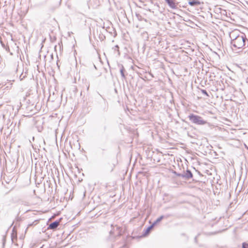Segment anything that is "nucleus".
<instances>
[{
	"mask_svg": "<svg viewBox=\"0 0 248 248\" xmlns=\"http://www.w3.org/2000/svg\"><path fill=\"white\" fill-rule=\"evenodd\" d=\"M146 34V35H148L147 32H146L145 33H143V34Z\"/></svg>",
	"mask_w": 248,
	"mask_h": 248,
	"instance_id": "2eb2a0df",
	"label": "nucleus"
},
{
	"mask_svg": "<svg viewBox=\"0 0 248 248\" xmlns=\"http://www.w3.org/2000/svg\"><path fill=\"white\" fill-rule=\"evenodd\" d=\"M177 176H179V177H181V175H182V173H177L176 171H174V172Z\"/></svg>",
	"mask_w": 248,
	"mask_h": 248,
	"instance_id": "ddd939ff",
	"label": "nucleus"
},
{
	"mask_svg": "<svg viewBox=\"0 0 248 248\" xmlns=\"http://www.w3.org/2000/svg\"><path fill=\"white\" fill-rule=\"evenodd\" d=\"M124 68L123 66H122V68L120 70V73H121L122 77L124 78H125V76L124 74Z\"/></svg>",
	"mask_w": 248,
	"mask_h": 248,
	"instance_id": "1a4fd4ad",
	"label": "nucleus"
},
{
	"mask_svg": "<svg viewBox=\"0 0 248 248\" xmlns=\"http://www.w3.org/2000/svg\"><path fill=\"white\" fill-rule=\"evenodd\" d=\"M113 233V232L112 230H111V231H110V234H112Z\"/></svg>",
	"mask_w": 248,
	"mask_h": 248,
	"instance_id": "4468645a",
	"label": "nucleus"
},
{
	"mask_svg": "<svg viewBox=\"0 0 248 248\" xmlns=\"http://www.w3.org/2000/svg\"><path fill=\"white\" fill-rule=\"evenodd\" d=\"M119 48V47L118 45L115 46V47H114V50H116L118 52V55H120V53Z\"/></svg>",
	"mask_w": 248,
	"mask_h": 248,
	"instance_id": "9d476101",
	"label": "nucleus"
},
{
	"mask_svg": "<svg viewBox=\"0 0 248 248\" xmlns=\"http://www.w3.org/2000/svg\"><path fill=\"white\" fill-rule=\"evenodd\" d=\"M164 218V216H160L159 217H158L155 222L154 223H153L154 224V225L156 224H157V223L159 222L160 221H161V220Z\"/></svg>",
	"mask_w": 248,
	"mask_h": 248,
	"instance_id": "6e6552de",
	"label": "nucleus"
},
{
	"mask_svg": "<svg viewBox=\"0 0 248 248\" xmlns=\"http://www.w3.org/2000/svg\"><path fill=\"white\" fill-rule=\"evenodd\" d=\"M202 92L203 94L206 95L207 96H209L207 92L204 90H202Z\"/></svg>",
	"mask_w": 248,
	"mask_h": 248,
	"instance_id": "f8f14e48",
	"label": "nucleus"
},
{
	"mask_svg": "<svg viewBox=\"0 0 248 248\" xmlns=\"http://www.w3.org/2000/svg\"><path fill=\"white\" fill-rule=\"evenodd\" d=\"M165 1L170 8L172 9L176 8L177 5L174 2L175 0H165Z\"/></svg>",
	"mask_w": 248,
	"mask_h": 248,
	"instance_id": "39448f33",
	"label": "nucleus"
},
{
	"mask_svg": "<svg viewBox=\"0 0 248 248\" xmlns=\"http://www.w3.org/2000/svg\"><path fill=\"white\" fill-rule=\"evenodd\" d=\"M89 85H88V87H87V90H89Z\"/></svg>",
	"mask_w": 248,
	"mask_h": 248,
	"instance_id": "dca6fc26",
	"label": "nucleus"
},
{
	"mask_svg": "<svg viewBox=\"0 0 248 248\" xmlns=\"http://www.w3.org/2000/svg\"><path fill=\"white\" fill-rule=\"evenodd\" d=\"M188 4L192 6L199 5L201 2L198 0H189Z\"/></svg>",
	"mask_w": 248,
	"mask_h": 248,
	"instance_id": "423d86ee",
	"label": "nucleus"
},
{
	"mask_svg": "<svg viewBox=\"0 0 248 248\" xmlns=\"http://www.w3.org/2000/svg\"><path fill=\"white\" fill-rule=\"evenodd\" d=\"M231 39V45L236 49H242L248 46V39L245 34L239 32L238 31H233L230 33Z\"/></svg>",
	"mask_w": 248,
	"mask_h": 248,
	"instance_id": "f257e3e1",
	"label": "nucleus"
},
{
	"mask_svg": "<svg viewBox=\"0 0 248 248\" xmlns=\"http://www.w3.org/2000/svg\"><path fill=\"white\" fill-rule=\"evenodd\" d=\"M242 248H248V244L243 243L242 244Z\"/></svg>",
	"mask_w": 248,
	"mask_h": 248,
	"instance_id": "9b49d317",
	"label": "nucleus"
},
{
	"mask_svg": "<svg viewBox=\"0 0 248 248\" xmlns=\"http://www.w3.org/2000/svg\"><path fill=\"white\" fill-rule=\"evenodd\" d=\"M181 177L186 180H188L193 177V174L190 170H187L186 171H184L182 175H180Z\"/></svg>",
	"mask_w": 248,
	"mask_h": 248,
	"instance_id": "7ed1b4c3",
	"label": "nucleus"
},
{
	"mask_svg": "<svg viewBox=\"0 0 248 248\" xmlns=\"http://www.w3.org/2000/svg\"><path fill=\"white\" fill-rule=\"evenodd\" d=\"M189 120L193 124L198 125H204L207 123L203 118L199 115H196L194 114H191L188 116Z\"/></svg>",
	"mask_w": 248,
	"mask_h": 248,
	"instance_id": "f03ea898",
	"label": "nucleus"
},
{
	"mask_svg": "<svg viewBox=\"0 0 248 248\" xmlns=\"http://www.w3.org/2000/svg\"><path fill=\"white\" fill-rule=\"evenodd\" d=\"M60 224V221H55L50 223L48 226V229L54 230L56 229Z\"/></svg>",
	"mask_w": 248,
	"mask_h": 248,
	"instance_id": "20e7f679",
	"label": "nucleus"
},
{
	"mask_svg": "<svg viewBox=\"0 0 248 248\" xmlns=\"http://www.w3.org/2000/svg\"><path fill=\"white\" fill-rule=\"evenodd\" d=\"M154 226H155V225H154V224H153L152 225H151V226H150L149 227H148L146 229V231H145V232L144 234H145V235H147V234H148L149 233V232H150L151 230L153 228V227H154Z\"/></svg>",
	"mask_w": 248,
	"mask_h": 248,
	"instance_id": "0eeeda50",
	"label": "nucleus"
}]
</instances>
